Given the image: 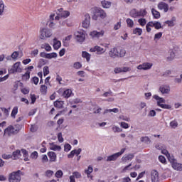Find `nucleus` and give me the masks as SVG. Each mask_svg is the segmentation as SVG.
Here are the masks:
<instances>
[{"label":"nucleus","mask_w":182,"mask_h":182,"mask_svg":"<svg viewBox=\"0 0 182 182\" xmlns=\"http://www.w3.org/2000/svg\"><path fill=\"white\" fill-rule=\"evenodd\" d=\"M19 56V53L18 51H15L11 54L12 59H16Z\"/></svg>","instance_id":"nucleus-60"},{"label":"nucleus","mask_w":182,"mask_h":182,"mask_svg":"<svg viewBox=\"0 0 182 182\" xmlns=\"http://www.w3.org/2000/svg\"><path fill=\"white\" fill-rule=\"evenodd\" d=\"M43 49H45L47 52H50L52 47L48 43H44L41 46Z\"/></svg>","instance_id":"nucleus-34"},{"label":"nucleus","mask_w":182,"mask_h":182,"mask_svg":"<svg viewBox=\"0 0 182 182\" xmlns=\"http://www.w3.org/2000/svg\"><path fill=\"white\" fill-rule=\"evenodd\" d=\"M62 176H63V172L62 171V170H58L55 173V177H57V178H60V177H62Z\"/></svg>","instance_id":"nucleus-49"},{"label":"nucleus","mask_w":182,"mask_h":182,"mask_svg":"<svg viewBox=\"0 0 182 182\" xmlns=\"http://www.w3.org/2000/svg\"><path fill=\"white\" fill-rule=\"evenodd\" d=\"M85 174L89 177L91 173H93V168L92 166H88V168L85 171Z\"/></svg>","instance_id":"nucleus-44"},{"label":"nucleus","mask_w":182,"mask_h":182,"mask_svg":"<svg viewBox=\"0 0 182 182\" xmlns=\"http://www.w3.org/2000/svg\"><path fill=\"white\" fill-rule=\"evenodd\" d=\"M151 180L152 182H159V171L156 170H152L151 171Z\"/></svg>","instance_id":"nucleus-14"},{"label":"nucleus","mask_w":182,"mask_h":182,"mask_svg":"<svg viewBox=\"0 0 182 182\" xmlns=\"http://www.w3.org/2000/svg\"><path fill=\"white\" fill-rule=\"evenodd\" d=\"M138 22L141 26H144L146 25V18H140L138 20Z\"/></svg>","instance_id":"nucleus-53"},{"label":"nucleus","mask_w":182,"mask_h":182,"mask_svg":"<svg viewBox=\"0 0 182 182\" xmlns=\"http://www.w3.org/2000/svg\"><path fill=\"white\" fill-rule=\"evenodd\" d=\"M89 26H90V15H89V14H87L85 15V19L82 21V28L87 29Z\"/></svg>","instance_id":"nucleus-13"},{"label":"nucleus","mask_w":182,"mask_h":182,"mask_svg":"<svg viewBox=\"0 0 182 182\" xmlns=\"http://www.w3.org/2000/svg\"><path fill=\"white\" fill-rule=\"evenodd\" d=\"M71 95H72V90L70 89L65 90L63 93V97H66L67 99L68 97H70Z\"/></svg>","instance_id":"nucleus-24"},{"label":"nucleus","mask_w":182,"mask_h":182,"mask_svg":"<svg viewBox=\"0 0 182 182\" xmlns=\"http://www.w3.org/2000/svg\"><path fill=\"white\" fill-rule=\"evenodd\" d=\"M101 4L103 6V8H109L110 6H112V2L107 1V0H103L101 1Z\"/></svg>","instance_id":"nucleus-25"},{"label":"nucleus","mask_w":182,"mask_h":182,"mask_svg":"<svg viewBox=\"0 0 182 182\" xmlns=\"http://www.w3.org/2000/svg\"><path fill=\"white\" fill-rule=\"evenodd\" d=\"M158 8L161 11L162 9L164 10V12H168V4H166L165 2L161 1L158 4Z\"/></svg>","instance_id":"nucleus-16"},{"label":"nucleus","mask_w":182,"mask_h":182,"mask_svg":"<svg viewBox=\"0 0 182 182\" xmlns=\"http://www.w3.org/2000/svg\"><path fill=\"white\" fill-rule=\"evenodd\" d=\"M112 130L114 133H120L122 132V128H119L118 127H113Z\"/></svg>","instance_id":"nucleus-51"},{"label":"nucleus","mask_w":182,"mask_h":182,"mask_svg":"<svg viewBox=\"0 0 182 182\" xmlns=\"http://www.w3.org/2000/svg\"><path fill=\"white\" fill-rule=\"evenodd\" d=\"M31 159L33 160H36L38 159V152L34 151L31 154Z\"/></svg>","instance_id":"nucleus-55"},{"label":"nucleus","mask_w":182,"mask_h":182,"mask_svg":"<svg viewBox=\"0 0 182 182\" xmlns=\"http://www.w3.org/2000/svg\"><path fill=\"white\" fill-rule=\"evenodd\" d=\"M4 9H5V4L4 3L0 2V16L4 14Z\"/></svg>","instance_id":"nucleus-47"},{"label":"nucleus","mask_w":182,"mask_h":182,"mask_svg":"<svg viewBox=\"0 0 182 182\" xmlns=\"http://www.w3.org/2000/svg\"><path fill=\"white\" fill-rule=\"evenodd\" d=\"M53 58H58V54H56V53H48L46 55V59H52Z\"/></svg>","instance_id":"nucleus-40"},{"label":"nucleus","mask_w":182,"mask_h":182,"mask_svg":"<svg viewBox=\"0 0 182 182\" xmlns=\"http://www.w3.org/2000/svg\"><path fill=\"white\" fill-rule=\"evenodd\" d=\"M53 33L52 30L48 27H41L39 31L38 38L40 41H46L49 38H52Z\"/></svg>","instance_id":"nucleus-1"},{"label":"nucleus","mask_w":182,"mask_h":182,"mask_svg":"<svg viewBox=\"0 0 182 182\" xmlns=\"http://www.w3.org/2000/svg\"><path fill=\"white\" fill-rule=\"evenodd\" d=\"M40 90L42 93V95H46V92L48 90V87H46V85H43L41 86Z\"/></svg>","instance_id":"nucleus-39"},{"label":"nucleus","mask_w":182,"mask_h":182,"mask_svg":"<svg viewBox=\"0 0 182 182\" xmlns=\"http://www.w3.org/2000/svg\"><path fill=\"white\" fill-rule=\"evenodd\" d=\"M13 156L11 154H3L2 158L4 159L5 160H9V159H12Z\"/></svg>","instance_id":"nucleus-56"},{"label":"nucleus","mask_w":182,"mask_h":182,"mask_svg":"<svg viewBox=\"0 0 182 182\" xmlns=\"http://www.w3.org/2000/svg\"><path fill=\"white\" fill-rule=\"evenodd\" d=\"M133 33H134V35H141V33H142V30L141 28H136L134 30Z\"/></svg>","instance_id":"nucleus-46"},{"label":"nucleus","mask_w":182,"mask_h":182,"mask_svg":"<svg viewBox=\"0 0 182 182\" xmlns=\"http://www.w3.org/2000/svg\"><path fill=\"white\" fill-rule=\"evenodd\" d=\"M168 160L173 170H175V171H182V164L178 162L174 156L168 155Z\"/></svg>","instance_id":"nucleus-3"},{"label":"nucleus","mask_w":182,"mask_h":182,"mask_svg":"<svg viewBox=\"0 0 182 182\" xmlns=\"http://www.w3.org/2000/svg\"><path fill=\"white\" fill-rule=\"evenodd\" d=\"M154 28L155 29H161V23L159 21H155Z\"/></svg>","instance_id":"nucleus-57"},{"label":"nucleus","mask_w":182,"mask_h":182,"mask_svg":"<svg viewBox=\"0 0 182 182\" xmlns=\"http://www.w3.org/2000/svg\"><path fill=\"white\" fill-rule=\"evenodd\" d=\"M105 31L103 30H101L100 31H92L90 33V36L95 39L96 38L97 39H99V38H102V36H104Z\"/></svg>","instance_id":"nucleus-8"},{"label":"nucleus","mask_w":182,"mask_h":182,"mask_svg":"<svg viewBox=\"0 0 182 182\" xmlns=\"http://www.w3.org/2000/svg\"><path fill=\"white\" fill-rule=\"evenodd\" d=\"M122 72L126 73V72H130L132 70V68L130 67H121Z\"/></svg>","instance_id":"nucleus-58"},{"label":"nucleus","mask_w":182,"mask_h":182,"mask_svg":"<svg viewBox=\"0 0 182 182\" xmlns=\"http://www.w3.org/2000/svg\"><path fill=\"white\" fill-rule=\"evenodd\" d=\"M50 150H54V151H60V150H62V147H60V146L53 144H50Z\"/></svg>","instance_id":"nucleus-22"},{"label":"nucleus","mask_w":182,"mask_h":182,"mask_svg":"<svg viewBox=\"0 0 182 182\" xmlns=\"http://www.w3.org/2000/svg\"><path fill=\"white\" fill-rule=\"evenodd\" d=\"M112 112L113 113H119V109L117 108H114L112 109H105L104 112V114H106V113H112Z\"/></svg>","instance_id":"nucleus-37"},{"label":"nucleus","mask_w":182,"mask_h":182,"mask_svg":"<svg viewBox=\"0 0 182 182\" xmlns=\"http://www.w3.org/2000/svg\"><path fill=\"white\" fill-rule=\"evenodd\" d=\"M141 141L142 143H146V144H149V143L151 142V141L150 140V138H149L148 136L141 137Z\"/></svg>","instance_id":"nucleus-36"},{"label":"nucleus","mask_w":182,"mask_h":182,"mask_svg":"<svg viewBox=\"0 0 182 182\" xmlns=\"http://www.w3.org/2000/svg\"><path fill=\"white\" fill-rule=\"evenodd\" d=\"M13 159L14 160H18V159H22V156L24 158V161H29L28 151L24 149L21 150H16L13 152Z\"/></svg>","instance_id":"nucleus-2"},{"label":"nucleus","mask_w":182,"mask_h":182,"mask_svg":"<svg viewBox=\"0 0 182 182\" xmlns=\"http://www.w3.org/2000/svg\"><path fill=\"white\" fill-rule=\"evenodd\" d=\"M60 46H62V43H60V41H58V39H56V38H54L53 39L54 49H55L57 50L58 49H59V48H60Z\"/></svg>","instance_id":"nucleus-21"},{"label":"nucleus","mask_w":182,"mask_h":182,"mask_svg":"<svg viewBox=\"0 0 182 182\" xmlns=\"http://www.w3.org/2000/svg\"><path fill=\"white\" fill-rule=\"evenodd\" d=\"M31 77V72L27 71L23 75V80H28Z\"/></svg>","instance_id":"nucleus-43"},{"label":"nucleus","mask_w":182,"mask_h":182,"mask_svg":"<svg viewBox=\"0 0 182 182\" xmlns=\"http://www.w3.org/2000/svg\"><path fill=\"white\" fill-rule=\"evenodd\" d=\"M147 15V11L146 9L141 10L139 12L137 13L138 16H144Z\"/></svg>","instance_id":"nucleus-45"},{"label":"nucleus","mask_w":182,"mask_h":182,"mask_svg":"<svg viewBox=\"0 0 182 182\" xmlns=\"http://www.w3.org/2000/svg\"><path fill=\"white\" fill-rule=\"evenodd\" d=\"M17 72L18 73H21L22 72V68H21V62L16 63L10 70V73H15Z\"/></svg>","instance_id":"nucleus-11"},{"label":"nucleus","mask_w":182,"mask_h":182,"mask_svg":"<svg viewBox=\"0 0 182 182\" xmlns=\"http://www.w3.org/2000/svg\"><path fill=\"white\" fill-rule=\"evenodd\" d=\"M48 156L50 159V161L51 162L56 161V153L53 151H50L48 153Z\"/></svg>","instance_id":"nucleus-20"},{"label":"nucleus","mask_w":182,"mask_h":182,"mask_svg":"<svg viewBox=\"0 0 182 182\" xmlns=\"http://www.w3.org/2000/svg\"><path fill=\"white\" fill-rule=\"evenodd\" d=\"M62 26L63 27L68 26V28H70V27L73 26V23L69 19L60 20L59 21L58 28H60Z\"/></svg>","instance_id":"nucleus-12"},{"label":"nucleus","mask_w":182,"mask_h":182,"mask_svg":"<svg viewBox=\"0 0 182 182\" xmlns=\"http://www.w3.org/2000/svg\"><path fill=\"white\" fill-rule=\"evenodd\" d=\"M70 149H72V146H70V144H67L64 146V150L65 151H69L70 150Z\"/></svg>","instance_id":"nucleus-62"},{"label":"nucleus","mask_w":182,"mask_h":182,"mask_svg":"<svg viewBox=\"0 0 182 182\" xmlns=\"http://www.w3.org/2000/svg\"><path fill=\"white\" fill-rule=\"evenodd\" d=\"M43 75H44V76L49 75V67L45 66L43 68Z\"/></svg>","instance_id":"nucleus-54"},{"label":"nucleus","mask_w":182,"mask_h":182,"mask_svg":"<svg viewBox=\"0 0 182 182\" xmlns=\"http://www.w3.org/2000/svg\"><path fill=\"white\" fill-rule=\"evenodd\" d=\"M60 14V16L61 18H63V19H66V18H68V16H70V12L68 11H61V13H59Z\"/></svg>","instance_id":"nucleus-23"},{"label":"nucleus","mask_w":182,"mask_h":182,"mask_svg":"<svg viewBox=\"0 0 182 182\" xmlns=\"http://www.w3.org/2000/svg\"><path fill=\"white\" fill-rule=\"evenodd\" d=\"M127 23L129 28H133V26H134V22L130 18L127 19Z\"/></svg>","instance_id":"nucleus-41"},{"label":"nucleus","mask_w":182,"mask_h":182,"mask_svg":"<svg viewBox=\"0 0 182 182\" xmlns=\"http://www.w3.org/2000/svg\"><path fill=\"white\" fill-rule=\"evenodd\" d=\"M71 177H73V178H75V177L76 178H80V177H82V175L79 172H73V176H71Z\"/></svg>","instance_id":"nucleus-48"},{"label":"nucleus","mask_w":182,"mask_h":182,"mask_svg":"<svg viewBox=\"0 0 182 182\" xmlns=\"http://www.w3.org/2000/svg\"><path fill=\"white\" fill-rule=\"evenodd\" d=\"M46 176L47 177H52V176H53V171H51V170H48L46 172Z\"/></svg>","instance_id":"nucleus-59"},{"label":"nucleus","mask_w":182,"mask_h":182,"mask_svg":"<svg viewBox=\"0 0 182 182\" xmlns=\"http://www.w3.org/2000/svg\"><path fill=\"white\" fill-rule=\"evenodd\" d=\"M90 52H98V53H105L106 52V48H102L98 46H95L94 48H90Z\"/></svg>","instance_id":"nucleus-17"},{"label":"nucleus","mask_w":182,"mask_h":182,"mask_svg":"<svg viewBox=\"0 0 182 182\" xmlns=\"http://www.w3.org/2000/svg\"><path fill=\"white\" fill-rule=\"evenodd\" d=\"M169 124L171 129H177L178 127V122L176 120L171 122Z\"/></svg>","instance_id":"nucleus-33"},{"label":"nucleus","mask_w":182,"mask_h":182,"mask_svg":"<svg viewBox=\"0 0 182 182\" xmlns=\"http://www.w3.org/2000/svg\"><path fill=\"white\" fill-rule=\"evenodd\" d=\"M153 63H144L136 67L139 70H149L151 69Z\"/></svg>","instance_id":"nucleus-9"},{"label":"nucleus","mask_w":182,"mask_h":182,"mask_svg":"<svg viewBox=\"0 0 182 182\" xmlns=\"http://www.w3.org/2000/svg\"><path fill=\"white\" fill-rule=\"evenodd\" d=\"M58 141H60V143H63V137L62 136L61 132L58 134Z\"/></svg>","instance_id":"nucleus-63"},{"label":"nucleus","mask_w":182,"mask_h":182,"mask_svg":"<svg viewBox=\"0 0 182 182\" xmlns=\"http://www.w3.org/2000/svg\"><path fill=\"white\" fill-rule=\"evenodd\" d=\"M134 159V154H128L125 155L122 158V163H127L128 161H130Z\"/></svg>","instance_id":"nucleus-18"},{"label":"nucleus","mask_w":182,"mask_h":182,"mask_svg":"<svg viewBox=\"0 0 182 182\" xmlns=\"http://www.w3.org/2000/svg\"><path fill=\"white\" fill-rule=\"evenodd\" d=\"M119 157V156L117 153L113 154L112 155L108 156L107 157V161H116Z\"/></svg>","instance_id":"nucleus-19"},{"label":"nucleus","mask_w":182,"mask_h":182,"mask_svg":"<svg viewBox=\"0 0 182 182\" xmlns=\"http://www.w3.org/2000/svg\"><path fill=\"white\" fill-rule=\"evenodd\" d=\"M176 17H172L170 21H166L165 23L168 25V26L173 27L174 26V22H176Z\"/></svg>","instance_id":"nucleus-29"},{"label":"nucleus","mask_w":182,"mask_h":182,"mask_svg":"<svg viewBox=\"0 0 182 182\" xmlns=\"http://www.w3.org/2000/svg\"><path fill=\"white\" fill-rule=\"evenodd\" d=\"M91 11L94 12V15L92 16V19L94 21H97V18H99V13L97 11V9L94 8V9H92Z\"/></svg>","instance_id":"nucleus-27"},{"label":"nucleus","mask_w":182,"mask_h":182,"mask_svg":"<svg viewBox=\"0 0 182 182\" xmlns=\"http://www.w3.org/2000/svg\"><path fill=\"white\" fill-rule=\"evenodd\" d=\"M13 129H14L16 134H17V133L19 132V130H21V129H22V127L19 124H17V125H15L14 127H13Z\"/></svg>","instance_id":"nucleus-42"},{"label":"nucleus","mask_w":182,"mask_h":182,"mask_svg":"<svg viewBox=\"0 0 182 182\" xmlns=\"http://www.w3.org/2000/svg\"><path fill=\"white\" fill-rule=\"evenodd\" d=\"M153 99H155V100H156L157 106L161 107V109H167L168 110H171V109H172L173 107L171 105L163 104L166 103V100L157 95H154Z\"/></svg>","instance_id":"nucleus-5"},{"label":"nucleus","mask_w":182,"mask_h":182,"mask_svg":"<svg viewBox=\"0 0 182 182\" xmlns=\"http://www.w3.org/2000/svg\"><path fill=\"white\" fill-rule=\"evenodd\" d=\"M161 36H163V33L161 32H159L156 34H155L154 36V41H159V39H160V38H161Z\"/></svg>","instance_id":"nucleus-52"},{"label":"nucleus","mask_w":182,"mask_h":182,"mask_svg":"<svg viewBox=\"0 0 182 182\" xmlns=\"http://www.w3.org/2000/svg\"><path fill=\"white\" fill-rule=\"evenodd\" d=\"M6 134L8 136H12V134H16L14 129V126H9L6 129H4V136H5Z\"/></svg>","instance_id":"nucleus-15"},{"label":"nucleus","mask_w":182,"mask_h":182,"mask_svg":"<svg viewBox=\"0 0 182 182\" xmlns=\"http://www.w3.org/2000/svg\"><path fill=\"white\" fill-rule=\"evenodd\" d=\"M151 14L155 19H159L160 18V12L154 9H151Z\"/></svg>","instance_id":"nucleus-26"},{"label":"nucleus","mask_w":182,"mask_h":182,"mask_svg":"<svg viewBox=\"0 0 182 182\" xmlns=\"http://www.w3.org/2000/svg\"><path fill=\"white\" fill-rule=\"evenodd\" d=\"M148 116L149 117H154V116H156V111H154V109L149 111Z\"/></svg>","instance_id":"nucleus-61"},{"label":"nucleus","mask_w":182,"mask_h":182,"mask_svg":"<svg viewBox=\"0 0 182 182\" xmlns=\"http://www.w3.org/2000/svg\"><path fill=\"white\" fill-rule=\"evenodd\" d=\"M75 36L77 42H84L86 38V34L82 31H77L75 33Z\"/></svg>","instance_id":"nucleus-10"},{"label":"nucleus","mask_w":182,"mask_h":182,"mask_svg":"<svg viewBox=\"0 0 182 182\" xmlns=\"http://www.w3.org/2000/svg\"><path fill=\"white\" fill-rule=\"evenodd\" d=\"M21 174H22V171L19 170L9 173V182H21Z\"/></svg>","instance_id":"nucleus-6"},{"label":"nucleus","mask_w":182,"mask_h":182,"mask_svg":"<svg viewBox=\"0 0 182 182\" xmlns=\"http://www.w3.org/2000/svg\"><path fill=\"white\" fill-rule=\"evenodd\" d=\"M16 114H18V107H14L11 112V116L13 119H15Z\"/></svg>","instance_id":"nucleus-35"},{"label":"nucleus","mask_w":182,"mask_h":182,"mask_svg":"<svg viewBox=\"0 0 182 182\" xmlns=\"http://www.w3.org/2000/svg\"><path fill=\"white\" fill-rule=\"evenodd\" d=\"M54 106L58 109L63 107V101H56L54 102Z\"/></svg>","instance_id":"nucleus-32"},{"label":"nucleus","mask_w":182,"mask_h":182,"mask_svg":"<svg viewBox=\"0 0 182 182\" xmlns=\"http://www.w3.org/2000/svg\"><path fill=\"white\" fill-rule=\"evenodd\" d=\"M73 66L75 69H80V68H82V64H80V63H79V62H77V63H74Z\"/></svg>","instance_id":"nucleus-64"},{"label":"nucleus","mask_w":182,"mask_h":182,"mask_svg":"<svg viewBox=\"0 0 182 182\" xmlns=\"http://www.w3.org/2000/svg\"><path fill=\"white\" fill-rule=\"evenodd\" d=\"M48 23H49L48 24L49 29L55 30L58 28V25H56V23L53 21H49Z\"/></svg>","instance_id":"nucleus-31"},{"label":"nucleus","mask_w":182,"mask_h":182,"mask_svg":"<svg viewBox=\"0 0 182 182\" xmlns=\"http://www.w3.org/2000/svg\"><path fill=\"white\" fill-rule=\"evenodd\" d=\"M126 55V50L124 49H120L119 48H111L109 51V58H122Z\"/></svg>","instance_id":"nucleus-4"},{"label":"nucleus","mask_w":182,"mask_h":182,"mask_svg":"<svg viewBox=\"0 0 182 182\" xmlns=\"http://www.w3.org/2000/svg\"><path fill=\"white\" fill-rule=\"evenodd\" d=\"M119 119H120V120H124V122H130V119L124 115H120Z\"/></svg>","instance_id":"nucleus-50"},{"label":"nucleus","mask_w":182,"mask_h":182,"mask_svg":"<svg viewBox=\"0 0 182 182\" xmlns=\"http://www.w3.org/2000/svg\"><path fill=\"white\" fill-rule=\"evenodd\" d=\"M176 58V54L173 53V51H170L169 52V55L167 56L166 60L168 62H171Z\"/></svg>","instance_id":"nucleus-28"},{"label":"nucleus","mask_w":182,"mask_h":182,"mask_svg":"<svg viewBox=\"0 0 182 182\" xmlns=\"http://www.w3.org/2000/svg\"><path fill=\"white\" fill-rule=\"evenodd\" d=\"M97 12H98V16H100V18H102V19L106 18V14L103 10L97 9Z\"/></svg>","instance_id":"nucleus-30"},{"label":"nucleus","mask_w":182,"mask_h":182,"mask_svg":"<svg viewBox=\"0 0 182 182\" xmlns=\"http://www.w3.org/2000/svg\"><path fill=\"white\" fill-rule=\"evenodd\" d=\"M82 58H85L87 62L90 60V54H89L87 52L83 51L82 53Z\"/></svg>","instance_id":"nucleus-38"},{"label":"nucleus","mask_w":182,"mask_h":182,"mask_svg":"<svg viewBox=\"0 0 182 182\" xmlns=\"http://www.w3.org/2000/svg\"><path fill=\"white\" fill-rule=\"evenodd\" d=\"M171 88L168 85H163L159 87V92L161 95H170Z\"/></svg>","instance_id":"nucleus-7"}]
</instances>
